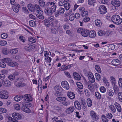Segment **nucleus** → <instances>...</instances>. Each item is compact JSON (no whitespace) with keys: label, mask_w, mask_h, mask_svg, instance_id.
I'll list each match as a JSON object with an SVG mask.
<instances>
[{"label":"nucleus","mask_w":122,"mask_h":122,"mask_svg":"<svg viewBox=\"0 0 122 122\" xmlns=\"http://www.w3.org/2000/svg\"><path fill=\"white\" fill-rule=\"evenodd\" d=\"M67 95L69 98L71 99H73L75 97V95L74 93L72 92H68L67 93Z\"/></svg>","instance_id":"nucleus-20"},{"label":"nucleus","mask_w":122,"mask_h":122,"mask_svg":"<svg viewBox=\"0 0 122 122\" xmlns=\"http://www.w3.org/2000/svg\"><path fill=\"white\" fill-rule=\"evenodd\" d=\"M47 19L51 23L54 22L55 23V22H56V21H57V22H58L57 20H56V21H55L54 22L53 21L55 19V17L53 16H50L48 17Z\"/></svg>","instance_id":"nucleus-44"},{"label":"nucleus","mask_w":122,"mask_h":122,"mask_svg":"<svg viewBox=\"0 0 122 122\" xmlns=\"http://www.w3.org/2000/svg\"><path fill=\"white\" fill-rule=\"evenodd\" d=\"M89 30L82 28H79L77 30L78 33H80L81 35L84 37H87L89 36Z\"/></svg>","instance_id":"nucleus-3"},{"label":"nucleus","mask_w":122,"mask_h":122,"mask_svg":"<svg viewBox=\"0 0 122 122\" xmlns=\"http://www.w3.org/2000/svg\"><path fill=\"white\" fill-rule=\"evenodd\" d=\"M111 20L113 23L117 25H120L122 22V18L117 15H113L112 17Z\"/></svg>","instance_id":"nucleus-2"},{"label":"nucleus","mask_w":122,"mask_h":122,"mask_svg":"<svg viewBox=\"0 0 122 122\" xmlns=\"http://www.w3.org/2000/svg\"><path fill=\"white\" fill-rule=\"evenodd\" d=\"M88 76L89 81L88 82V87L91 91L94 90L96 87L95 85L92 83L94 82L95 79L93 75L91 72L88 73Z\"/></svg>","instance_id":"nucleus-1"},{"label":"nucleus","mask_w":122,"mask_h":122,"mask_svg":"<svg viewBox=\"0 0 122 122\" xmlns=\"http://www.w3.org/2000/svg\"><path fill=\"white\" fill-rule=\"evenodd\" d=\"M111 4L115 7H118L121 5V2L118 0H112Z\"/></svg>","instance_id":"nucleus-15"},{"label":"nucleus","mask_w":122,"mask_h":122,"mask_svg":"<svg viewBox=\"0 0 122 122\" xmlns=\"http://www.w3.org/2000/svg\"><path fill=\"white\" fill-rule=\"evenodd\" d=\"M76 85L78 88L79 89H81L83 88V85L80 82H77L76 83Z\"/></svg>","instance_id":"nucleus-49"},{"label":"nucleus","mask_w":122,"mask_h":122,"mask_svg":"<svg viewBox=\"0 0 122 122\" xmlns=\"http://www.w3.org/2000/svg\"><path fill=\"white\" fill-rule=\"evenodd\" d=\"M73 76L74 79L79 80L81 79V77L80 75L77 72H75L73 73Z\"/></svg>","instance_id":"nucleus-26"},{"label":"nucleus","mask_w":122,"mask_h":122,"mask_svg":"<svg viewBox=\"0 0 122 122\" xmlns=\"http://www.w3.org/2000/svg\"><path fill=\"white\" fill-rule=\"evenodd\" d=\"M114 105L117 111L120 112L122 111V108L120 105L117 102H115Z\"/></svg>","instance_id":"nucleus-23"},{"label":"nucleus","mask_w":122,"mask_h":122,"mask_svg":"<svg viewBox=\"0 0 122 122\" xmlns=\"http://www.w3.org/2000/svg\"><path fill=\"white\" fill-rule=\"evenodd\" d=\"M65 12L64 8L62 7H60L57 10L55 13V16L56 17H57L60 15L63 14Z\"/></svg>","instance_id":"nucleus-9"},{"label":"nucleus","mask_w":122,"mask_h":122,"mask_svg":"<svg viewBox=\"0 0 122 122\" xmlns=\"http://www.w3.org/2000/svg\"><path fill=\"white\" fill-rule=\"evenodd\" d=\"M90 114L91 117L95 121H97L99 119V116L97 115L96 113L93 111L90 112Z\"/></svg>","instance_id":"nucleus-10"},{"label":"nucleus","mask_w":122,"mask_h":122,"mask_svg":"<svg viewBox=\"0 0 122 122\" xmlns=\"http://www.w3.org/2000/svg\"><path fill=\"white\" fill-rule=\"evenodd\" d=\"M39 3L40 6L42 7H45V3L43 0H40L39 1Z\"/></svg>","instance_id":"nucleus-46"},{"label":"nucleus","mask_w":122,"mask_h":122,"mask_svg":"<svg viewBox=\"0 0 122 122\" xmlns=\"http://www.w3.org/2000/svg\"><path fill=\"white\" fill-rule=\"evenodd\" d=\"M51 23L47 19H46L44 20V23L45 26L49 27L51 25Z\"/></svg>","instance_id":"nucleus-37"},{"label":"nucleus","mask_w":122,"mask_h":122,"mask_svg":"<svg viewBox=\"0 0 122 122\" xmlns=\"http://www.w3.org/2000/svg\"><path fill=\"white\" fill-rule=\"evenodd\" d=\"M8 65L11 66H15L17 65V63L15 61H10L8 63Z\"/></svg>","instance_id":"nucleus-36"},{"label":"nucleus","mask_w":122,"mask_h":122,"mask_svg":"<svg viewBox=\"0 0 122 122\" xmlns=\"http://www.w3.org/2000/svg\"><path fill=\"white\" fill-rule=\"evenodd\" d=\"M95 95L96 97L98 99H100L101 98L100 94L98 92H96L95 93Z\"/></svg>","instance_id":"nucleus-47"},{"label":"nucleus","mask_w":122,"mask_h":122,"mask_svg":"<svg viewBox=\"0 0 122 122\" xmlns=\"http://www.w3.org/2000/svg\"><path fill=\"white\" fill-rule=\"evenodd\" d=\"M12 116L16 119L19 120L21 119L22 117L21 115L17 113L14 112L12 114Z\"/></svg>","instance_id":"nucleus-17"},{"label":"nucleus","mask_w":122,"mask_h":122,"mask_svg":"<svg viewBox=\"0 0 122 122\" xmlns=\"http://www.w3.org/2000/svg\"><path fill=\"white\" fill-rule=\"evenodd\" d=\"M51 30L52 33L53 34H56L59 31V27L57 25L55 24L54 22L51 23Z\"/></svg>","instance_id":"nucleus-4"},{"label":"nucleus","mask_w":122,"mask_h":122,"mask_svg":"<svg viewBox=\"0 0 122 122\" xmlns=\"http://www.w3.org/2000/svg\"><path fill=\"white\" fill-rule=\"evenodd\" d=\"M89 36L91 38H94L96 36V33L95 32L94 30H89Z\"/></svg>","instance_id":"nucleus-22"},{"label":"nucleus","mask_w":122,"mask_h":122,"mask_svg":"<svg viewBox=\"0 0 122 122\" xmlns=\"http://www.w3.org/2000/svg\"><path fill=\"white\" fill-rule=\"evenodd\" d=\"M20 40L23 42H25V39L24 37L22 36H20L19 37Z\"/></svg>","instance_id":"nucleus-64"},{"label":"nucleus","mask_w":122,"mask_h":122,"mask_svg":"<svg viewBox=\"0 0 122 122\" xmlns=\"http://www.w3.org/2000/svg\"><path fill=\"white\" fill-rule=\"evenodd\" d=\"M18 52V50L16 49H10L9 51L10 53L11 54H15Z\"/></svg>","instance_id":"nucleus-45"},{"label":"nucleus","mask_w":122,"mask_h":122,"mask_svg":"<svg viewBox=\"0 0 122 122\" xmlns=\"http://www.w3.org/2000/svg\"><path fill=\"white\" fill-rule=\"evenodd\" d=\"M109 108L112 113H114L116 112V109L113 105H110L109 106Z\"/></svg>","instance_id":"nucleus-30"},{"label":"nucleus","mask_w":122,"mask_h":122,"mask_svg":"<svg viewBox=\"0 0 122 122\" xmlns=\"http://www.w3.org/2000/svg\"><path fill=\"white\" fill-rule=\"evenodd\" d=\"M118 85L120 87H122V78H120L118 80Z\"/></svg>","instance_id":"nucleus-59"},{"label":"nucleus","mask_w":122,"mask_h":122,"mask_svg":"<svg viewBox=\"0 0 122 122\" xmlns=\"http://www.w3.org/2000/svg\"><path fill=\"white\" fill-rule=\"evenodd\" d=\"M102 80L103 82L104 83V85L106 86H108L109 84L108 81L106 77H104L103 78Z\"/></svg>","instance_id":"nucleus-34"},{"label":"nucleus","mask_w":122,"mask_h":122,"mask_svg":"<svg viewBox=\"0 0 122 122\" xmlns=\"http://www.w3.org/2000/svg\"><path fill=\"white\" fill-rule=\"evenodd\" d=\"M61 85L64 89L68 90L69 88V84L67 81H62L61 83Z\"/></svg>","instance_id":"nucleus-14"},{"label":"nucleus","mask_w":122,"mask_h":122,"mask_svg":"<svg viewBox=\"0 0 122 122\" xmlns=\"http://www.w3.org/2000/svg\"><path fill=\"white\" fill-rule=\"evenodd\" d=\"M45 13L48 15H51L53 13L50 7H47L45 9Z\"/></svg>","instance_id":"nucleus-13"},{"label":"nucleus","mask_w":122,"mask_h":122,"mask_svg":"<svg viewBox=\"0 0 122 122\" xmlns=\"http://www.w3.org/2000/svg\"><path fill=\"white\" fill-rule=\"evenodd\" d=\"M2 84L5 86H10L11 82L9 80H5L2 81Z\"/></svg>","instance_id":"nucleus-24"},{"label":"nucleus","mask_w":122,"mask_h":122,"mask_svg":"<svg viewBox=\"0 0 122 122\" xmlns=\"http://www.w3.org/2000/svg\"><path fill=\"white\" fill-rule=\"evenodd\" d=\"M46 62L47 63H49L51 62L52 59L51 57L49 56H47L45 58Z\"/></svg>","instance_id":"nucleus-55"},{"label":"nucleus","mask_w":122,"mask_h":122,"mask_svg":"<svg viewBox=\"0 0 122 122\" xmlns=\"http://www.w3.org/2000/svg\"><path fill=\"white\" fill-rule=\"evenodd\" d=\"M74 110L75 108L73 106L69 107L66 109L65 112L67 114H70Z\"/></svg>","instance_id":"nucleus-16"},{"label":"nucleus","mask_w":122,"mask_h":122,"mask_svg":"<svg viewBox=\"0 0 122 122\" xmlns=\"http://www.w3.org/2000/svg\"><path fill=\"white\" fill-rule=\"evenodd\" d=\"M25 86V83L23 82H19L18 83L16 86L17 87H24Z\"/></svg>","instance_id":"nucleus-50"},{"label":"nucleus","mask_w":122,"mask_h":122,"mask_svg":"<svg viewBox=\"0 0 122 122\" xmlns=\"http://www.w3.org/2000/svg\"><path fill=\"white\" fill-rule=\"evenodd\" d=\"M2 61L4 62L7 63H9L10 61H12L11 59L10 58H6L2 59Z\"/></svg>","instance_id":"nucleus-56"},{"label":"nucleus","mask_w":122,"mask_h":122,"mask_svg":"<svg viewBox=\"0 0 122 122\" xmlns=\"http://www.w3.org/2000/svg\"><path fill=\"white\" fill-rule=\"evenodd\" d=\"M8 36V35L6 33H3L1 35V38L5 39L7 38Z\"/></svg>","instance_id":"nucleus-60"},{"label":"nucleus","mask_w":122,"mask_h":122,"mask_svg":"<svg viewBox=\"0 0 122 122\" xmlns=\"http://www.w3.org/2000/svg\"><path fill=\"white\" fill-rule=\"evenodd\" d=\"M107 93L110 96H112L114 94L113 91L110 89H109L107 90Z\"/></svg>","instance_id":"nucleus-41"},{"label":"nucleus","mask_w":122,"mask_h":122,"mask_svg":"<svg viewBox=\"0 0 122 122\" xmlns=\"http://www.w3.org/2000/svg\"><path fill=\"white\" fill-rule=\"evenodd\" d=\"M7 111V110L5 108H0V114L5 113Z\"/></svg>","instance_id":"nucleus-61"},{"label":"nucleus","mask_w":122,"mask_h":122,"mask_svg":"<svg viewBox=\"0 0 122 122\" xmlns=\"http://www.w3.org/2000/svg\"><path fill=\"white\" fill-rule=\"evenodd\" d=\"M113 86H114L113 88L114 93L115 94H117L119 91V89L116 84Z\"/></svg>","instance_id":"nucleus-40"},{"label":"nucleus","mask_w":122,"mask_h":122,"mask_svg":"<svg viewBox=\"0 0 122 122\" xmlns=\"http://www.w3.org/2000/svg\"><path fill=\"white\" fill-rule=\"evenodd\" d=\"M86 103L88 106L91 107L92 104V100L90 98H88L86 100Z\"/></svg>","instance_id":"nucleus-39"},{"label":"nucleus","mask_w":122,"mask_h":122,"mask_svg":"<svg viewBox=\"0 0 122 122\" xmlns=\"http://www.w3.org/2000/svg\"><path fill=\"white\" fill-rule=\"evenodd\" d=\"M102 119L104 122H108V120L105 115H102Z\"/></svg>","instance_id":"nucleus-54"},{"label":"nucleus","mask_w":122,"mask_h":122,"mask_svg":"<svg viewBox=\"0 0 122 122\" xmlns=\"http://www.w3.org/2000/svg\"><path fill=\"white\" fill-rule=\"evenodd\" d=\"M100 91L102 93L105 92L106 91V88L104 86H101L99 88Z\"/></svg>","instance_id":"nucleus-58"},{"label":"nucleus","mask_w":122,"mask_h":122,"mask_svg":"<svg viewBox=\"0 0 122 122\" xmlns=\"http://www.w3.org/2000/svg\"><path fill=\"white\" fill-rule=\"evenodd\" d=\"M0 66L3 68H4L6 67V65L5 62L2 60L0 61Z\"/></svg>","instance_id":"nucleus-57"},{"label":"nucleus","mask_w":122,"mask_h":122,"mask_svg":"<svg viewBox=\"0 0 122 122\" xmlns=\"http://www.w3.org/2000/svg\"><path fill=\"white\" fill-rule=\"evenodd\" d=\"M56 100L58 102H61L66 101V98L63 97H58L56 98Z\"/></svg>","instance_id":"nucleus-33"},{"label":"nucleus","mask_w":122,"mask_h":122,"mask_svg":"<svg viewBox=\"0 0 122 122\" xmlns=\"http://www.w3.org/2000/svg\"><path fill=\"white\" fill-rule=\"evenodd\" d=\"M35 47L36 46L34 44L30 43L25 47L24 49L27 51L30 52L33 50L34 49Z\"/></svg>","instance_id":"nucleus-5"},{"label":"nucleus","mask_w":122,"mask_h":122,"mask_svg":"<svg viewBox=\"0 0 122 122\" xmlns=\"http://www.w3.org/2000/svg\"><path fill=\"white\" fill-rule=\"evenodd\" d=\"M96 1L95 0H88V4L91 5H94V3H96Z\"/></svg>","instance_id":"nucleus-52"},{"label":"nucleus","mask_w":122,"mask_h":122,"mask_svg":"<svg viewBox=\"0 0 122 122\" xmlns=\"http://www.w3.org/2000/svg\"><path fill=\"white\" fill-rule=\"evenodd\" d=\"M23 98L25 101L28 102H31L33 100L32 96L30 94H26L25 95Z\"/></svg>","instance_id":"nucleus-11"},{"label":"nucleus","mask_w":122,"mask_h":122,"mask_svg":"<svg viewBox=\"0 0 122 122\" xmlns=\"http://www.w3.org/2000/svg\"><path fill=\"white\" fill-rule=\"evenodd\" d=\"M120 61L117 59H114L112 61V63L114 66H117L120 63Z\"/></svg>","instance_id":"nucleus-29"},{"label":"nucleus","mask_w":122,"mask_h":122,"mask_svg":"<svg viewBox=\"0 0 122 122\" xmlns=\"http://www.w3.org/2000/svg\"><path fill=\"white\" fill-rule=\"evenodd\" d=\"M95 68L96 70L98 73H100L101 72V70L99 66L98 65H96Z\"/></svg>","instance_id":"nucleus-48"},{"label":"nucleus","mask_w":122,"mask_h":122,"mask_svg":"<svg viewBox=\"0 0 122 122\" xmlns=\"http://www.w3.org/2000/svg\"><path fill=\"white\" fill-rule=\"evenodd\" d=\"M64 4V7L66 10H69L70 8L71 5L70 4L67 2V1H66Z\"/></svg>","instance_id":"nucleus-28"},{"label":"nucleus","mask_w":122,"mask_h":122,"mask_svg":"<svg viewBox=\"0 0 122 122\" xmlns=\"http://www.w3.org/2000/svg\"><path fill=\"white\" fill-rule=\"evenodd\" d=\"M74 105L76 109L78 110H81V106L80 102L77 100L75 101L74 103Z\"/></svg>","instance_id":"nucleus-19"},{"label":"nucleus","mask_w":122,"mask_h":122,"mask_svg":"<svg viewBox=\"0 0 122 122\" xmlns=\"http://www.w3.org/2000/svg\"><path fill=\"white\" fill-rule=\"evenodd\" d=\"M20 8V6L19 4H16L13 8V10L14 12L17 13L18 12Z\"/></svg>","instance_id":"nucleus-27"},{"label":"nucleus","mask_w":122,"mask_h":122,"mask_svg":"<svg viewBox=\"0 0 122 122\" xmlns=\"http://www.w3.org/2000/svg\"><path fill=\"white\" fill-rule=\"evenodd\" d=\"M118 97L119 101L122 102V93L121 92H119L118 94Z\"/></svg>","instance_id":"nucleus-53"},{"label":"nucleus","mask_w":122,"mask_h":122,"mask_svg":"<svg viewBox=\"0 0 122 122\" xmlns=\"http://www.w3.org/2000/svg\"><path fill=\"white\" fill-rule=\"evenodd\" d=\"M79 11L81 13V14L82 17H85L88 15V12L84 7L81 8L79 10Z\"/></svg>","instance_id":"nucleus-12"},{"label":"nucleus","mask_w":122,"mask_h":122,"mask_svg":"<svg viewBox=\"0 0 122 122\" xmlns=\"http://www.w3.org/2000/svg\"><path fill=\"white\" fill-rule=\"evenodd\" d=\"M56 4V3L54 2H51V5L50 6V8L53 13L55 12L57 8Z\"/></svg>","instance_id":"nucleus-18"},{"label":"nucleus","mask_w":122,"mask_h":122,"mask_svg":"<svg viewBox=\"0 0 122 122\" xmlns=\"http://www.w3.org/2000/svg\"><path fill=\"white\" fill-rule=\"evenodd\" d=\"M21 109L24 112L28 113H30L31 112L30 109L27 107H22Z\"/></svg>","instance_id":"nucleus-31"},{"label":"nucleus","mask_w":122,"mask_h":122,"mask_svg":"<svg viewBox=\"0 0 122 122\" xmlns=\"http://www.w3.org/2000/svg\"><path fill=\"white\" fill-rule=\"evenodd\" d=\"M110 78V81L113 85L116 84V82L115 78L112 76H111Z\"/></svg>","instance_id":"nucleus-42"},{"label":"nucleus","mask_w":122,"mask_h":122,"mask_svg":"<svg viewBox=\"0 0 122 122\" xmlns=\"http://www.w3.org/2000/svg\"><path fill=\"white\" fill-rule=\"evenodd\" d=\"M23 97V96L21 95H16L14 97V100L16 102H19L21 100Z\"/></svg>","instance_id":"nucleus-25"},{"label":"nucleus","mask_w":122,"mask_h":122,"mask_svg":"<svg viewBox=\"0 0 122 122\" xmlns=\"http://www.w3.org/2000/svg\"><path fill=\"white\" fill-rule=\"evenodd\" d=\"M9 95L8 92L5 90L2 91L0 92V98L2 99H7Z\"/></svg>","instance_id":"nucleus-6"},{"label":"nucleus","mask_w":122,"mask_h":122,"mask_svg":"<svg viewBox=\"0 0 122 122\" xmlns=\"http://www.w3.org/2000/svg\"><path fill=\"white\" fill-rule=\"evenodd\" d=\"M39 5L36 4L34 5L31 4H29L28 5V8L29 10L32 12H34L36 10V9L39 7Z\"/></svg>","instance_id":"nucleus-7"},{"label":"nucleus","mask_w":122,"mask_h":122,"mask_svg":"<svg viewBox=\"0 0 122 122\" xmlns=\"http://www.w3.org/2000/svg\"><path fill=\"white\" fill-rule=\"evenodd\" d=\"M95 22L96 25L98 27L100 26L102 24V23L101 20L98 19L95 20Z\"/></svg>","instance_id":"nucleus-32"},{"label":"nucleus","mask_w":122,"mask_h":122,"mask_svg":"<svg viewBox=\"0 0 122 122\" xmlns=\"http://www.w3.org/2000/svg\"><path fill=\"white\" fill-rule=\"evenodd\" d=\"M30 25L32 27H34L36 26V22L33 20H30L29 22Z\"/></svg>","instance_id":"nucleus-43"},{"label":"nucleus","mask_w":122,"mask_h":122,"mask_svg":"<svg viewBox=\"0 0 122 122\" xmlns=\"http://www.w3.org/2000/svg\"><path fill=\"white\" fill-rule=\"evenodd\" d=\"M98 11L100 14H104L107 13V9L105 6L101 5L99 7Z\"/></svg>","instance_id":"nucleus-8"},{"label":"nucleus","mask_w":122,"mask_h":122,"mask_svg":"<svg viewBox=\"0 0 122 122\" xmlns=\"http://www.w3.org/2000/svg\"><path fill=\"white\" fill-rule=\"evenodd\" d=\"M54 89L56 91H61L62 88L60 85H56L54 87Z\"/></svg>","instance_id":"nucleus-38"},{"label":"nucleus","mask_w":122,"mask_h":122,"mask_svg":"<svg viewBox=\"0 0 122 122\" xmlns=\"http://www.w3.org/2000/svg\"><path fill=\"white\" fill-rule=\"evenodd\" d=\"M36 9V12L38 15H42L43 14V11L41 9L40 7L39 6Z\"/></svg>","instance_id":"nucleus-35"},{"label":"nucleus","mask_w":122,"mask_h":122,"mask_svg":"<svg viewBox=\"0 0 122 122\" xmlns=\"http://www.w3.org/2000/svg\"><path fill=\"white\" fill-rule=\"evenodd\" d=\"M22 107L29 108L31 106V103L30 102H23L22 103Z\"/></svg>","instance_id":"nucleus-21"},{"label":"nucleus","mask_w":122,"mask_h":122,"mask_svg":"<svg viewBox=\"0 0 122 122\" xmlns=\"http://www.w3.org/2000/svg\"><path fill=\"white\" fill-rule=\"evenodd\" d=\"M29 41L33 43H34L36 42V39L34 37H31L29 39Z\"/></svg>","instance_id":"nucleus-63"},{"label":"nucleus","mask_w":122,"mask_h":122,"mask_svg":"<svg viewBox=\"0 0 122 122\" xmlns=\"http://www.w3.org/2000/svg\"><path fill=\"white\" fill-rule=\"evenodd\" d=\"M95 77L97 80L99 81L100 80L101 76L99 74L97 73H95Z\"/></svg>","instance_id":"nucleus-62"},{"label":"nucleus","mask_w":122,"mask_h":122,"mask_svg":"<svg viewBox=\"0 0 122 122\" xmlns=\"http://www.w3.org/2000/svg\"><path fill=\"white\" fill-rule=\"evenodd\" d=\"M98 35L99 36H102L106 34V32L105 31L101 30L98 31Z\"/></svg>","instance_id":"nucleus-51"}]
</instances>
